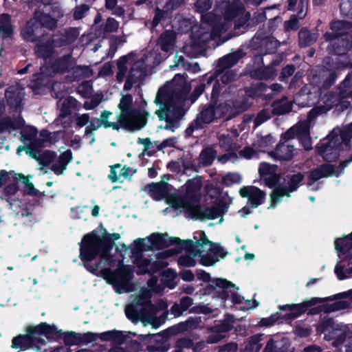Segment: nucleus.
<instances>
[{
    "mask_svg": "<svg viewBox=\"0 0 352 352\" xmlns=\"http://www.w3.org/2000/svg\"><path fill=\"white\" fill-rule=\"evenodd\" d=\"M120 238L119 233H108L102 228V236L96 230L85 234L81 239L79 245V258L85 268L92 274L102 277L120 293L133 278V271L129 265H122L116 270L107 267L99 270L101 261L110 264L113 261L111 252L116 245L115 241Z\"/></svg>",
    "mask_w": 352,
    "mask_h": 352,
    "instance_id": "f257e3e1",
    "label": "nucleus"
},
{
    "mask_svg": "<svg viewBox=\"0 0 352 352\" xmlns=\"http://www.w3.org/2000/svg\"><path fill=\"white\" fill-rule=\"evenodd\" d=\"M332 32H327L323 37L329 42L327 47L329 54L336 56L334 69H352V22L333 21L330 23Z\"/></svg>",
    "mask_w": 352,
    "mask_h": 352,
    "instance_id": "f03ea898",
    "label": "nucleus"
},
{
    "mask_svg": "<svg viewBox=\"0 0 352 352\" xmlns=\"http://www.w3.org/2000/svg\"><path fill=\"white\" fill-rule=\"evenodd\" d=\"M25 334H19L12 338L11 347L14 349L25 351L30 349L39 350V345H45V340L40 338L44 336L48 340L50 338H58L60 331H57V327L54 324H50L42 322L35 326H28L25 330Z\"/></svg>",
    "mask_w": 352,
    "mask_h": 352,
    "instance_id": "7ed1b4c3",
    "label": "nucleus"
},
{
    "mask_svg": "<svg viewBox=\"0 0 352 352\" xmlns=\"http://www.w3.org/2000/svg\"><path fill=\"white\" fill-rule=\"evenodd\" d=\"M118 108L120 113L118 115L117 122L119 129L133 133L144 128L148 121L149 113L145 110H140L133 107V96L128 94L120 98Z\"/></svg>",
    "mask_w": 352,
    "mask_h": 352,
    "instance_id": "20e7f679",
    "label": "nucleus"
},
{
    "mask_svg": "<svg viewBox=\"0 0 352 352\" xmlns=\"http://www.w3.org/2000/svg\"><path fill=\"white\" fill-rule=\"evenodd\" d=\"M219 97V91L217 87H214L213 93H211L210 101L202 107L200 112L197 114L196 118L188 124L184 131L186 138L192 136L195 131L204 129L206 126L221 117V115L217 116L216 110L223 107L224 104H218Z\"/></svg>",
    "mask_w": 352,
    "mask_h": 352,
    "instance_id": "39448f33",
    "label": "nucleus"
},
{
    "mask_svg": "<svg viewBox=\"0 0 352 352\" xmlns=\"http://www.w3.org/2000/svg\"><path fill=\"white\" fill-rule=\"evenodd\" d=\"M349 326L336 322L333 318L324 317L316 327L318 333H323L327 340H333L332 344L338 347L342 344L347 338Z\"/></svg>",
    "mask_w": 352,
    "mask_h": 352,
    "instance_id": "423d86ee",
    "label": "nucleus"
},
{
    "mask_svg": "<svg viewBox=\"0 0 352 352\" xmlns=\"http://www.w3.org/2000/svg\"><path fill=\"white\" fill-rule=\"evenodd\" d=\"M155 103L160 105V109L155 111L160 120L166 122L164 127L166 130H171V116L178 118L182 115L178 109L172 104V93L166 89L160 88L155 99Z\"/></svg>",
    "mask_w": 352,
    "mask_h": 352,
    "instance_id": "0eeeda50",
    "label": "nucleus"
},
{
    "mask_svg": "<svg viewBox=\"0 0 352 352\" xmlns=\"http://www.w3.org/2000/svg\"><path fill=\"white\" fill-rule=\"evenodd\" d=\"M335 300L336 298L334 295L325 298L312 297L300 303L280 305L279 309L280 311H289V313L282 316V319L287 322L292 321L298 318L305 313H307L308 315L311 316L310 314L311 309L318 303Z\"/></svg>",
    "mask_w": 352,
    "mask_h": 352,
    "instance_id": "6e6552de",
    "label": "nucleus"
},
{
    "mask_svg": "<svg viewBox=\"0 0 352 352\" xmlns=\"http://www.w3.org/2000/svg\"><path fill=\"white\" fill-rule=\"evenodd\" d=\"M232 289H239V287L232 282L223 278H215L212 283L207 284L200 290L202 295H210L212 298H217L225 303L230 298Z\"/></svg>",
    "mask_w": 352,
    "mask_h": 352,
    "instance_id": "1a4fd4ad",
    "label": "nucleus"
},
{
    "mask_svg": "<svg viewBox=\"0 0 352 352\" xmlns=\"http://www.w3.org/2000/svg\"><path fill=\"white\" fill-rule=\"evenodd\" d=\"M198 201L199 199L196 196L177 195L170 199L173 208L175 209L184 208L185 213L190 218L195 220H202L204 209L199 204H194L195 202Z\"/></svg>",
    "mask_w": 352,
    "mask_h": 352,
    "instance_id": "9d476101",
    "label": "nucleus"
},
{
    "mask_svg": "<svg viewBox=\"0 0 352 352\" xmlns=\"http://www.w3.org/2000/svg\"><path fill=\"white\" fill-rule=\"evenodd\" d=\"M190 91V86L188 84L182 85L179 88H176L172 92V104L179 110L182 114L178 118L176 116H171V131H175V129L179 127V122L186 113L184 105L188 100V95Z\"/></svg>",
    "mask_w": 352,
    "mask_h": 352,
    "instance_id": "9b49d317",
    "label": "nucleus"
},
{
    "mask_svg": "<svg viewBox=\"0 0 352 352\" xmlns=\"http://www.w3.org/2000/svg\"><path fill=\"white\" fill-rule=\"evenodd\" d=\"M155 305L152 303L150 297L140 298L138 305H132L126 310V315L130 320H133L140 317L148 316L154 312Z\"/></svg>",
    "mask_w": 352,
    "mask_h": 352,
    "instance_id": "f8f14e48",
    "label": "nucleus"
},
{
    "mask_svg": "<svg viewBox=\"0 0 352 352\" xmlns=\"http://www.w3.org/2000/svg\"><path fill=\"white\" fill-rule=\"evenodd\" d=\"M112 114L113 113L111 111L104 110L101 113L99 119L94 118L91 120H89V122L90 124L86 126L85 130V135H93L94 131H97L102 126H103L104 129L111 128L112 129L120 132V130L118 128V125L116 124L114 122L109 121V118Z\"/></svg>",
    "mask_w": 352,
    "mask_h": 352,
    "instance_id": "ddd939ff",
    "label": "nucleus"
},
{
    "mask_svg": "<svg viewBox=\"0 0 352 352\" xmlns=\"http://www.w3.org/2000/svg\"><path fill=\"white\" fill-rule=\"evenodd\" d=\"M239 194L243 198H248L252 208H257L263 204L265 199V192L254 186H243L239 190Z\"/></svg>",
    "mask_w": 352,
    "mask_h": 352,
    "instance_id": "4468645a",
    "label": "nucleus"
},
{
    "mask_svg": "<svg viewBox=\"0 0 352 352\" xmlns=\"http://www.w3.org/2000/svg\"><path fill=\"white\" fill-rule=\"evenodd\" d=\"M5 97L10 109L14 111L22 110V101L24 97V92L22 89L15 86H10L6 89Z\"/></svg>",
    "mask_w": 352,
    "mask_h": 352,
    "instance_id": "2eb2a0df",
    "label": "nucleus"
},
{
    "mask_svg": "<svg viewBox=\"0 0 352 352\" xmlns=\"http://www.w3.org/2000/svg\"><path fill=\"white\" fill-rule=\"evenodd\" d=\"M290 346L289 338L276 335L268 340L262 352H289Z\"/></svg>",
    "mask_w": 352,
    "mask_h": 352,
    "instance_id": "dca6fc26",
    "label": "nucleus"
},
{
    "mask_svg": "<svg viewBox=\"0 0 352 352\" xmlns=\"http://www.w3.org/2000/svg\"><path fill=\"white\" fill-rule=\"evenodd\" d=\"M228 209V204L221 199H217L214 201V206L206 207L203 210L202 220L216 219L219 217H222Z\"/></svg>",
    "mask_w": 352,
    "mask_h": 352,
    "instance_id": "f3484780",
    "label": "nucleus"
},
{
    "mask_svg": "<svg viewBox=\"0 0 352 352\" xmlns=\"http://www.w3.org/2000/svg\"><path fill=\"white\" fill-rule=\"evenodd\" d=\"M151 250H161L174 245L173 236H168L166 233L155 232L148 238Z\"/></svg>",
    "mask_w": 352,
    "mask_h": 352,
    "instance_id": "a211bd4d",
    "label": "nucleus"
},
{
    "mask_svg": "<svg viewBox=\"0 0 352 352\" xmlns=\"http://www.w3.org/2000/svg\"><path fill=\"white\" fill-rule=\"evenodd\" d=\"M338 137L332 138L331 140L327 142L322 143L318 148V153L322 155L323 159L327 162H332L336 160L339 156V151L338 150V144L336 143Z\"/></svg>",
    "mask_w": 352,
    "mask_h": 352,
    "instance_id": "6ab92c4d",
    "label": "nucleus"
},
{
    "mask_svg": "<svg viewBox=\"0 0 352 352\" xmlns=\"http://www.w3.org/2000/svg\"><path fill=\"white\" fill-rule=\"evenodd\" d=\"M55 41L54 38L48 39L46 42L37 43L34 48V54L36 57L43 58L44 60L52 59L55 54Z\"/></svg>",
    "mask_w": 352,
    "mask_h": 352,
    "instance_id": "aec40b11",
    "label": "nucleus"
},
{
    "mask_svg": "<svg viewBox=\"0 0 352 352\" xmlns=\"http://www.w3.org/2000/svg\"><path fill=\"white\" fill-rule=\"evenodd\" d=\"M174 245L175 252L177 254L185 250L187 254L192 255L193 257L201 256L202 250L197 248L195 241L191 239L182 240L178 237H174Z\"/></svg>",
    "mask_w": 352,
    "mask_h": 352,
    "instance_id": "412c9836",
    "label": "nucleus"
},
{
    "mask_svg": "<svg viewBox=\"0 0 352 352\" xmlns=\"http://www.w3.org/2000/svg\"><path fill=\"white\" fill-rule=\"evenodd\" d=\"M246 53L242 49L225 55L218 60V72L228 69L236 65L240 59L245 56Z\"/></svg>",
    "mask_w": 352,
    "mask_h": 352,
    "instance_id": "4be33fe9",
    "label": "nucleus"
},
{
    "mask_svg": "<svg viewBox=\"0 0 352 352\" xmlns=\"http://www.w3.org/2000/svg\"><path fill=\"white\" fill-rule=\"evenodd\" d=\"M351 302L338 300L331 304H322L314 307L310 311L311 315H317L322 312L329 314L336 311L345 309L349 307Z\"/></svg>",
    "mask_w": 352,
    "mask_h": 352,
    "instance_id": "5701e85b",
    "label": "nucleus"
},
{
    "mask_svg": "<svg viewBox=\"0 0 352 352\" xmlns=\"http://www.w3.org/2000/svg\"><path fill=\"white\" fill-rule=\"evenodd\" d=\"M294 146L279 142L275 151H271L270 155L276 160L290 161L294 157Z\"/></svg>",
    "mask_w": 352,
    "mask_h": 352,
    "instance_id": "b1692460",
    "label": "nucleus"
},
{
    "mask_svg": "<svg viewBox=\"0 0 352 352\" xmlns=\"http://www.w3.org/2000/svg\"><path fill=\"white\" fill-rule=\"evenodd\" d=\"M72 160V152L70 149H67L59 155L56 162L51 166L50 169L56 175H63L67 169V165Z\"/></svg>",
    "mask_w": 352,
    "mask_h": 352,
    "instance_id": "393cba45",
    "label": "nucleus"
},
{
    "mask_svg": "<svg viewBox=\"0 0 352 352\" xmlns=\"http://www.w3.org/2000/svg\"><path fill=\"white\" fill-rule=\"evenodd\" d=\"M176 38L177 36L175 32L166 30L158 37L157 45L160 47L162 52H169L173 49Z\"/></svg>",
    "mask_w": 352,
    "mask_h": 352,
    "instance_id": "a878e982",
    "label": "nucleus"
},
{
    "mask_svg": "<svg viewBox=\"0 0 352 352\" xmlns=\"http://www.w3.org/2000/svg\"><path fill=\"white\" fill-rule=\"evenodd\" d=\"M25 120L21 115L12 119L9 116L3 117L0 120V133L6 131H15L21 129L25 126Z\"/></svg>",
    "mask_w": 352,
    "mask_h": 352,
    "instance_id": "bb28decb",
    "label": "nucleus"
},
{
    "mask_svg": "<svg viewBox=\"0 0 352 352\" xmlns=\"http://www.w3.org/2000/svg\"><path fill=\"white\" fill-rule=\"evenodd\" d=\"M145 69L141 65H134L127 74L124 85V90L129 91L132 89L133 86L138 82L140 78L143 77L145 74Z\"/></svg>",
    "mask_w": 352,
    "mask_h": 352,
    "instance_id": "cd10ccee",
    "label": "nucleus"
},
{
    "mask_svg": "<svg viewBox=\"0 0 352 352\" xmlns=\"http://www.w3.org/2000/svg\"><path fill=\"white\" fill-rule=\"evenodd\" d=\"M319 34L311 32L307 28H302L298 33V46L301 48L314 45L318 40Z\"/></svg>",
    "mask_w": 352,
    "mask_h": 352,
    "instance_id": "c85d7f7f",
    "label": "nucleus"
},
{
    "mask_svg": "<svg viewBox=\"0 0 352 352\" xmlns=\"http://www.w3.org/2000/svg\"><path fill=\"white\" fill-rule=\"evenodd\" d=\"M72 55L71 53L56 58L51 64V68L54 73L65 74L72 66Z\"/></svg>",
    "mask_w": 352,
    "mask_h": 352,
    "instance_id": "c756f323",
    "label": "nucleus"
},
{
    "mask_svg": "<svg viewBox=\"0 0 352 352\" xmlns=\"http://www.w3.org/2000/svg\"><path fill=\"white\" fill-rule=\"evenodd\" d=\"M40 29L39 24L34 18L27 21L25 27L23 28L21 34L24 38L28 41H35L39 37L37 32Z\"/></svg>",
    "mask_w": 352,
    "mask_h": 352,
    "instance_id": "7c9ffc66",
    "label": "nucleus"
},
{
    "mask_svg": "<svg viewBox=\"0 0 352 352\" xmlns=\"http://www.w3.org/2000/svg\"><path fill=\"white\" fill-rule=\"evenodd\" d=\"M335 248L340 253L344 254L349 260L352 258V237L349 234L343 237L337 239L335 241Z\"/></svg>",
    "mask_w": 352,
    "mask_h": 352,
    "instance_id": "2f4dec72",
    "label": "nucleus"
},
{
    "mask_svg": "<svg viewBox=\"0 0 352 352\" xmlns=\"http://www.w3.org/2000/svg\"><path fill=\"white\" fill-rule=\"evenodd\" d=\"M307 13L306 10L305 11L301 9L298 10L297 14H292L289 20L284 21V30L286 32L298 30L300 27L299 21L303 19L306 16Z\"/></svg>",
    "mask_w": 352,
    "mask_h": 352,
    "instance_id": "473e14b6",
    "label": "nucleus"
},
{
    "mask_svg": "<svg viewBox=\"0 0 352 352\" xmlns=\"http://www.w3.org/2000/svg\"><path fill=\"white\" fill-rule=\"evenodd\" d=\"M303 135L305 138H306L307 140L310 142L309 138V129L306 127L301 126H292L287 130L285 133H282L280 136V140H284L285 142L288 141L289 140L294 139L296 137H300V135Z\"/></svg>",
    "mask_w": 352,
    "mask_h": 352,
    "instance_id": "72a5a7b5",
    "label": "nucleus"
},
{
    "mask_svg": "<svg viewBox=\"0 0 352 352\" xmlns=\"http://www.w3.org/2000/svg\"><path fill=\"white\" fill-rule=\"evenodd\" d=\"M234 322L235 319L234 316L232 314H226L223 320L211 327V331L218 333L229 332L234 329Z\"/></svg>",
    "mask_w": 352,
    "mask_h": 352,
    "instance_id": "f704fd0d",
    "label": "nucleus"
},
{
    "mask_svg": "<svg viewBox=\"0 0 352 352\" xmlns=\"http://www.w3.org/2000/svg\"><path fill=\"white\" fill-rule=\"evenodd\" d=\"M34 16L38 21L40 28L44 27L49 30H54L57 27L56 19H54L50 14L36 11Z\"/></svg>",
    "mask_w": 352,
    "mask_h": 352,
    "instance_id": "c9c22d12",
    "label": "nucleus"
},
{
    "mask_svg": "<svg viewBox=\"0 0 352 352\" xmlns=\"http://www.w3.org/2000/svg\"><path fill=\"white\" fill-rule=\"evenodd\" d=\"M0 33L4 39L11 37L14 34V27L9 14L3 13L0 15Z\"/></svg>",
    "mask_w": 352,
    "mask_h": 352,
    "instance_id": "e433bc0d",
    "label": "nucleus"
},
{
    "mask_svg": "<svg viewBox=\"0 0 352 352\" xmlns=\"http://www.w3.org/2000/svg\"><path fill=\"white\" fill-rule=\"evenodd\" d=\"M263 336L264 334L261 333L250 336L242 352H261L263 345L262 342Z\"/></svg>",
    "mask_w": 352,
    "mask_h": 352,
    "instance_id": "4c0bfd02",
    "label": "nucleus"
},
{
    "mask_svg": "<svg viewBox=\"0 0 352 352\" xmlns=\"http://www.w3.org/2000/svg\"><path fill=\"white\" fill-rule=\"evenodd\" d=\"M57 331H60L58 338H50V340H53L55 341H58L60 339H63L65 346H72L74 345H80V333H76L74 331H67L63 332V330H58L57 329Z\"/></svg>",
    "mask_w": 352,
    "mask_h": 352,
    "instance_id": "58836bf2",
    "label": "nucleus"
},
{
    "mask_svg": "<svg viewBox=\"0 0 352 352\" xmlns=\"http://www.w3.org/2000/svg\"><path fill=\"white\" fill-rule=\"evenodd\" d=\"M219 145L220 146L228 151V154H226L224 157L228 160L230 157H236L237 155L234 152L236 149V144L233 142V140L229 135H222L219 138Z\"/></svg>",
    "mask_w": 352,
    "mask_h": 352,
    "instance_id": "ea45409f",
    "label": "nucleus"
},
{
    "mask_svg": "<svg viewBox=\"0 0 352 352\" xmlns=\"http://www.w3.org/2000/svg\"><path fill=\"white\" fill-rule=\"evenodd\" d=\"M171 336L169 331H168V329L166 330H164L156 334H140L138 336V339H140L141 341H151L153 340L156 344H161V343H168V339Z\"/></svg>",
    "mask_w": 352,
    "mask_h": 352,
    "instance_id": "a19ab883",
    "label": "nucleus"
},
{
    "mask_svg": "<svg viewBox=\"0 0 352 352\" xmlns=\"http://www.w3.org/2000/svg\"><path fill=\"white\" fill-rule=\"evenodd\" d=\"M161 281L167 287L173 289L176 287L177 283L175 282V278L177 277L176 271L172 268H167L164 270L161 273Z\"/></svg>",
    "mask_w": 352,
    "mask_h": 352,
    "instance_id": "79ce46f5",
    "label": "nucleus"
},
{
    "mask_svg": "<svg viewBox=\"0 0 352 352\" xmlns=\"http://www.w3.org/2000/svg\"><path fill=\"white\" fill-rule=\"evenodd\" d=\"M78 38V33L74 29L66 30L58 38H54L55 45L62 47L74 42Z\"/></svg>",
    "mask_w": 352,
    "mask_h": 352,
    "instance_id": "37998d69",
    "label": "nucleus"
},
{
    "mask_svg": "<svg viewBox=\"0 0 352 352\" xmlns=\"http://www.w3.org/2000/svg\"><path fill=\"white\" fill-rule=\"evenodd\" d=\"M149 192L155 200H160L167 195L166 184L164 182L152 183L148 186Z\"/></svg>",
    "mask_w": 352,
    "mask_h": 352,
    "instance_id": "c03bdc74",
    "label": "nucleus"
},
{
    "mask_svg": "<svg viewBox=\"0 0 352 352\" xmlns=\"http://www.w3.org/2000/svg\"><path fill=\"white\" fill-rule=\"evenodd\" d=\"M219 75L218 70H216V72L208 76V74H206L203 76L202 78L200 80V85H206V89L209 88L212 85V92L213 93L214 87H217V89L219 91V94H221L223 86L219 82V80L217 79V76Z\"/></svg>",
    "mask_w": 352,
    "mask_h": 352,
    "instance_id": "a18cd8bd",
    "label": "nucleus"
},
{
    "mask_svg": "<svg viewBox=\"0 0 352 352\" xmlns=\"http://www.w3.org/2000/svg\"><path fill=\"white\" fill-rule=\"evenodd\" d=\"M216 155V150L211 146H208L202 149L199 158L201 164L204 166L207 167L212 164Z\"/></svg>",
    "mask_w": 352,
    "mask_h": 352,
    "instance_id": "49530a36",
    "label": "nucleus"
},
{
    "mask_svg": "<svg viewBox=\"0 0 352 352\" xmlns=\"http://www.w3.org/2000/svg\"><path fill=\"white\" fill-rule=\"evenodd\" d=\"M134 264L138 267L137 274L144 275L149 274L151 260L144 257V256H138L135 257Z\"/></svg>",
    "mask_w": 352,
    "mask_h": 352,
    "instance_id": "de8ad7c7",
    "label": "nucleus"
},
{
    "mask_svg": "<svg viewBox=\"0 0 352 352\" xmlns=\"http://www.w3.org/2000/svg\"><path fill=\"white\" fill-rule=\"evenodd\" d=\"M202 182L199 176L188 179L186 183V194L184 196H195L194 194L200 190Z\"/></svg>",
    "mask_w": 352,
    "mask_h": 352,
    "instance_id": "09e8293b",
    "label": "nucleus"
},
{
    "mask_svg": "<svg viewBox=\"0 0 352 352\" xmlns=\"http://www.w3.org/2000/svg\"><path fill=\"white\" fill-rule=\"evenodd\" d=\"M276 69L272 65L256 69L254 76L259 80H269L273 79L276 76Z\"/></svg>",
    "mask_w": 352,
    "mask_h": 352,
    "instance_id": "8fccbe9b",
    "label": "nucleus"
},
{
    "mask_svg": "<svg viewBox=\"0 0 352 352\" xmlns=\"http://www.w3.org/2000/svg\"><path fill=\"white\" fill-rule=\"evenodd\" d=\"M274 142V138L272 135L268 134L258 138L256 141L254 142L253 146L259 151L265 152V150L271 146Z\"/></svg>",
    "mask_w": 352,
    "mask_h": 352,
    "instance_id": "3c124183",
    "label": "nucleus"
},
{
    "mask_svg": "<svg viewBox=\"0 0 352 352\" xmlns=\"http://www.w3.org/2000/svg\"><path fill=\"white\" fill-rule=\"evenodd\" d=\"M14 180H22L23 183L25 184V194L31 196L38 195V190L34 188V184L28 179L27 177L21 173H14Z\"/></svg>",
    "mask_w": 352,
    "mask_h": 352,
    "instance_id": "603ef678",
    "label": "nucleus"
},
{
    "mask_svg": "<svg viewBox=\"0 0 352 352\" xmlns=\"http://www.w3.org/2000/svg\"><path fill=\"white\" fill-rule=\"evenodd\" d=\"M131 250L133 256L135 257L142 256L144 251L151 250V247L146 245L144 239L138 238L133 241Z\"/></svg>",
    "mask_w": 352,
    "mask_h": 352,
    "instance_id": "864d4df0",
    "label": "nucleus"
},
{
    "mask_svg": "<svg viewBox=\"0 0 352 352\" xmlns=\"http://www.w3.org/2000/svg\"><path fill=\"white\" fill-rule=\"evenodd\" d=\"M277 170L278 166L276 164H270L267 162H261L258 168L260 179L276 173Z\"/></svg>",
    "mask_w": 352,
    "mask_h": 352,
    "instance_id": "5fc2aeb1",
    "label": "nucleus"
},
{
    "mask_svg": "<svg viewBox=\"0 0 352 352\" xmlns=\"http://www.w3.org/2000/svg\"><path fill=\"white\" fill-rule=\"evenodd\" d=\"M56 154L54 151L45 150L41 155H39L37 161L43 167L48 166L56 158Z\"/></svg>",
    "mask_w": 352,
    "mask_h": 352,
    "instance_id": "6e6d98bb",
    "label": "nucleus"
},
{
    "mask_svg": "<svg viewBox=\"0 0 352 352\" xmlns=\"http://www.w3.org/2000/svg\"><path fill=\"white\" fill-rule=\"evenodd\" d=\"M241 177L236 173H228L221 179L222 184L226 186H231L233 184H240Z\"/></svg>",
    "mask_w": 352,
    "mask_h": 352,
    "instance_id": "4d7b16f0",
    "label": "nucleus"
},
{
    "mask_svg": "<svg viewBox=\"0 0 352 352\" xmlns=\"http://www.w3.org/2000/svg\"><path fill=\"white\" fill-rule=\"evenodd\" d=\"M272 113L276 116H281L289 113L292 111V106L288 103H278L275 102L272 104Z\"/></svg>",
    "mask_w": 352,
    "mask_h": 352,
    "instance_id": "13d9d810",
    "label": "nucleus"
},
{
    "mask_svg": "<svg viewBox=\"0 0 352 352\" xmlns=\"http://www.w3.org/2000/svg\"><path fill=\"white\" fill-rule=\"evenodd\" d=\"M280 174L276 173L261 178L260 179L263 181L265 185L268 188H274L280 184Z\"/></svg>",
    "mask_w": 352,
    "mask_h": 352,
    "instance_id": "bf43d9fd",
    "label": "nucleus"
},
{
    "mask_svg": "<svg viewBox=\"0 0 352 352\" xmlns=\"http://www.w3.org/2000/svg\"><path fill=\"white\" fill-rule=\"evenodd\" d=\"M280 319H282V316L277 311L275 314H272L270 317L261 318V320L258 322L257 325L258 327H271Z\"/></svg>",
    "mask_w": 352,
    "mask_h": 352,
    "instance_id": "052dcab7",
    "label": "nucleus"
},
{
    "mask_svg": "<svg viewBox=\"0 0 352 352\" xmlns=\"http://www.w3.org/2000/svg\"><path fill=\"white\" fill-rule=\"evenodd\" d=\"M304 175L301 173L292 175L288 182L289 191L294 192L297 190L299 184L303 181Z\"/></svg>",
    "mask_w": 352,
    "mask_h": 352,
    "instance_id": "680f3d73",
    "label": "nucleus"
},
{
    "mask_svg": "<svg viewBox=\"0 0 352 352\" xmlns=\"http://www.w3.org/2000/svg\"><path fill=\"white\" fill-rule=\"evenodd\" d=\"M140 339L139 340H132L130 337L126 342V350L127 352H139L142 351L143 346Z\"/></svg>",
    "mask_w": 352,
    "mask_h": 352,
    "instance_id": "e2e57ef3",
    "label": "nucleus"
},
{
    "mask_svg": "<svg viewBox=\"0 0 352 352\" xmlns=\"http://www.w3.org/2000/svg\"><path fill=\"white\" fill-rule=\"evenodd\" d=\"M341 142L346 146H350L352 139V125H349L340 131L339 134Z\"/></svg>",
    "mask_w": 352,
    "mask_h": 352,
    "instance_id": "0e129e2a",
    "label": "nucleus"
},
{
    "mask_svg": "<svg viewBox=\"0 0 352 352\" xmlns=\"http://www.w3.org/2000/svg\"><path fill=\"white\" fill-rule=\"evenodd\" d=\"M38 131L34 126H28L21 129V138L24 141H32L37 135Z\"/></svg>",
    "mask_w": 352,
    "mask_h": 352,
    "instance_id": "69168bd1",
    "label": "nucleus"
},
{
    "mask_svg": "<svg viewBox=\"0 0 352 352\" xmlns=\"http://www.w3.org/2000/svg\"><path fill=\"white\" fill-rule=\"evenodd\" d=\"M318 170L320 173V175H322V177H329L332 175H334L335 173V165L329 164V163H324L320 164L319 166L317 167Z\"/></svg>",
    "mask_w": 352,
    "mask_h": 352,
    "instance_id": "338daca9",
    "label": "nucleus"
},
{
    "mask_svg": "<svg viewBox=\"0 0 352 352\" xmlns=\"http://www.w3.org/2000/svg\"><path fill=\"white\" fill-rule=\"evenodd\" d=\"M340 10L342 16L352 19V0H341Z\"/></svg>",
    "mask_w": 352,
    "mask_h": 352,
    "instance_id": "774afa93",
    "label": "nucleus"
}]
</instances>
